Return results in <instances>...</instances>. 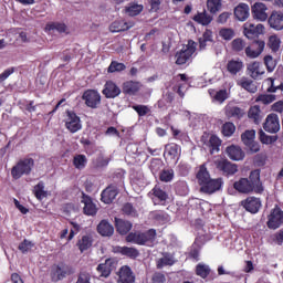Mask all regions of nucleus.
Instances as JSON below:
<instances>
[{
    "instance_id": "obj_13",
    "label": "nucleus",
    "mask_w": 283,
    "mask_h": 283,
    "mask_svg": "<svg viewBox=\"0 0 283 283\" xmlns=\"http://www.w3.org/2000/svg\"><path fill=\"white\" fill-rule=\"evenodd\" d=\"M82 98L85 101V105L92 109H96L101 105V93L98 91L88 90L84 92Z\"/></svg>"
},
{
    "instance_id": "obj_45",
    "label": "nucleus",
    "mask_w": 283,
    "mask_h": 283,
    "mask_svg": "<svg viewBox=\"0 0 283 283\" xmlns=\"http://www.w3.org/2000/svg\"><path fill=\"white\" fill-rule=\"evenodd\" d=\"M207 8L211 14H216L222 8V0H207Z\"/></svg>"
},
{
    "instance_id": "obj_10",
    "label": "nucleus",
    "mask_w": 283,
    "mask_h": 283,
    "mask_svg": "<svg viewBox=\"0 0 283 283\" xmlns=\"http://www.w3.org/2000/svg\"><path fill=\"white\" fill-rule=\"evenodd\" d=\"M263 129L268 132V134H277V132H280V117L277 114L271 113L266 116Z\"/></svg>"
},
{
    "instance_id": "obj_27",
    "label": "nucleus",
    "mask_w": 283,
    "mask_h": 283,
    "mask_svg": "<svg viewBox=\"0 0 283 283\" xmlns=\"http://www.w3.org/2000/svg\"><path fill=\"white\" fill-rule=\"evenodd\" d=\"M97 232L104 238H112L114 235V226L107 222V220H102L97 226Z\"/></svg>"
},
{
    "instance_id": "obj_54",
    "label": "nucleus",
    "mask_w": 283,
    "mask_h": 283,
    "mask_svg": "<svg viewBox=\"0 0 283 283\" xmlns=\"http://www.w3.org/2000/svg\"><path fill=\"white\" fill-rule=\"evenodd\" d=\"M161 182H171L174 180V169L163 170L159 175Z\"/></svg>"
},
{
    "instance_id": "obj_1",
    "label": "nucleus",
    "mask_w": 283,
    "mask_h": 283,
    "mask_svg": "<svg viewBox=\"0 0 283 283\" xmlns=\"http://www.w3.org/2000/svg\"><path fill=\"white\" fill-rule=\"evenodd\" d=\"M233 187L239 193H262L264 186H262L260 180V170H252L249 178H241L233 184Z\"/></svg>"
},
{
    "instance_id": "obj_30",
    "label": "nucleus",
    "mask_w": 283,
    "mask_h": 283,
    "mask_svg": "<svg viewBox=\"0 0 283 283\" xmlns=\"http://www.w3.org/2000/svg\"><path fill=\"white\" fill-rule=\"evenodd\" d=\"M143 84L140 82L127 81L123 84L124 94H129L130 96L140 92Z\"/></svg>"
},
{
    "instance_id": "obj_4",
    "label": "nucleus",
    "mask_w": 283,
    "mask_h": 283,
    "mask_svg": "<svg viewBox=\"0 0 283 283\" xmlns=\"http://www.w3.org/2000/svg\"><path fill=\"white\" fill-rule=\"evenodd\" d=\"M156 240V230L150 229L146 232H130L126 237V242H132L133 244H147V242H154Z\"/></svg>"
},
{
    "instance_id": "obj_41",
    "label": "nucleus",
    "mask_w": 283,
    "mask_h": 283,
    "mask_svg": "<svg viewBox=\"0 0 283 283\" xmlns=\"http://www.w3.org/2000/svg\"><path fill=\"white\" fill-rule=\"evenodd\" d=\"M33 193L38 200H43L48 196V191H45V184L40 181L33 188Z\"/></svg>"
},
{
    "instance_id": "obj_44",
    "label": "nucleus",
    "mask_w": 283,
    "mask_h": 283,
    "mask_svg": "<svg viewBox=\"0 0 283 283\" xmlns=\"http://www.w3.org/2000/svg\"><path fill=\"white\" fill-rule=\"evenodd\" d=\"M249 118H252L256 125L262 122V111L260 106H252L248 113Z\"/></svg>"
},
{
    "instance_id": "obj_14",
    "label": "nucleus",
    "mask_w": 283,
    "mask_h": 283,
    "mask_svg": "<svg viewBox=\"0 0 283 283\" xmlns=\"http://www.w3.org/2000/svg\"><path fill=\"white\" fill-rule=\"evenodd\" d=\"M252 46H247L245 48V56H248V59H258V56H260V54H262V52H264V48H266V43L264 42V40H256L253 42Z\"/></svg>"
},
{
    "instance_id": "obj_23",
    "label": "nucleus",
    "mask_w": 283,
    "mask_h": 283,
    "mask_svg": "<svg viewBox=\"0 0 283 283\" xmlns=\"http://www.w3.org/2000/svg\"><path fill=\"white\" fill-rule=\"evenodd\" d=\"M130 28H134V23L125 22V20H116L109 25V32L113 34L126 32V30H130Z\"/></svg>"
},
{
    "instance_id": "obj_28",
    "label": "nucleus",
    "mask_w": 283,
    "mask_h": 283,
    "mask_svg": "<svg viewBox=\"0 0 283 283\" xmlns=\"http://www.w3.org/2000/svg\"><path fill=\"white\" fill-rule=\"evenodd\" d=\"M226 151L231 160H244V151H242L240 146H229L227 147Z\"/></svg>"
},
{
    "instance_id": "obj_33",
    "label": "nucleus",
    "mask_w": 283,
    "mask_h": 283,
    "mask_svg": "<svg viewBox=\"0 0 283 283\" xmlns=\"http://www.w3.org/2000/svg\"><path fill=\"white\" fill-rule=\"evenodd\" d=\"M175 264L176 259L169 253H164V255L157 260V269H164V266H174Z\"/></svg>"
},
{
    "instance_id": "obj_9",
    "label": "nucleus",
    "mask_w": 283,
    "mask_h": 283,
    "mask_svg": "<svg viewBox=\"0 0 283 283\" xmlns=\"http://www.w3.org/2000/svg\"><path fill=\"white\" fill-rule=\"evenodd\" d=\"M243 34L247 39H255L256 36H260V34H264V24L245 22L243 24Z\"/></svg>"
},
{
    "instance_id": "obj_60",
    "label": "nucleus",
    "mask_w": 283,
    "mask_h": 283,
    "mask_svg": "<svg viewBox=\"0 0 283 283\" xmlns=\"http://www.w3.org/2000/svg\"><path fill=\"white\" fill-rule=\"evenodd\" d=\"M133 109L137 112L138 116H147V113L149 112V107L145 105H135L133 106Z\"/></svg>"
},
{
    "instance_id": "obj_46",
    "label": "nucleus",
    "mask_w": 283,
    "mask_h": 283,
    "mask_svg": "<svg viewBox=\"0 0 283 283\" xmlns=\"http://www.w3.org/2000/svg\"><path fill=\"white\" fill-rule=\"evenodd\" d=\"M268 45L272 52H279L280 51V45H282V40L277 35H271L269 38Z\"/></svg>"
},
{
    "instance_id": "obj_20",
    "label": "nucleus",
    "mask_w": 283,
    "mask_h": 283,
    "mask_svg": "<svg viewBox=\"0 0 283 283\" xmlns=\"http://www.w3.org/2000/svg\"><path fill=\"white\" fill-rule=\"evenodd\" d=\"M102 94H104L106 98H116V96H120V87H118V85H116V83L113 81H107L104 85Z\"/></svg>"
},
{
    "instance_id": "obj_61",
    "label": "nucleus",
    "mask_w": 283,
    "mask_h": 283,
    "mask_svg": "<svg viewBox=\"0 0 283 283\" xmlns=\"http://www.w3.org/2000/svg\"><path fill=\"white\" fill-rule=\"evenodd\" d=\"M91 280L92 276L90 275V273L82 272L80 273L76 283H92Z\"/></svg>"
},
{
    "instance_id": "obj_38",
    "label": "nucleus",
    "mask_w": 283,
    "mask_h": 283,
    "mask_svg": "<svg viewBox=\"0 0 283 283\" xmlns=\"http://www.w3.org/2000/svg\"><path fill=\"white\" fill-rule=\"evenodd\" d=\"M228 72H242L244 70V62L240 59L230 60L227 64Z\"/></svg>"
},
{
    "instance_id": "obj_34",
    "label": "nucleus",
    "mask_w": 283,
    "mask_h": 283,
    "mask_svg": "<svg viewBox=\"0 0 283 283\" xmlns=\"http://www.w3.org/2000/svg\"><path fill=\"white\" fill-rule=\"evenodd\" d=\"M209 179H211V175L209 174V170H207V166L205 164L199 166L197 171V180L199 186H201L203 182H207Z\"/></svg>"
},
{
    "instance_id": "obj_47",
    "label": "nucleus",
    "mask_w": 283,
    "mask_h": 283,
    "mask_svg": "<svg viewBox=\"0 0 283 283\" xmlns=\"http://www.w3.org/2000/svg\"><path fill=\"white\" fill-rule=\"evenodd\" d=\"M143 8H144L143 4L130 3L126 8V12L127 14H129V17H138V14L143 12Z\"/></svg>"
},
{
    "instance_id": "obj_6",
    "label": "nucleus",
    "mask_w": 283,
    "mask_h": 283,
    "mask_svg": "<svg viewBox=\"0 0 283 283\" xmlns=\"http://www.w3.org/2000/svg\"><path fill=\"white\" fill-rule=\"evenodd\" d=\"M224 185V181L222 178L217 179H209L206 182L200 185V191L201 193H208L211 196V193H216V191H220L222 189V186Z\"/></svg>"
},
{
    "instance_id": "obj_7",
    "label": "nucleus",
    "mask_w": 283,
    "mask_h": 283,
    "mask_svg": "<svg viewBox=\"0 0 283 283\" xmlns=\"http://www.w3.org/2000/svg\"><path fill=\"white\" fill-rule=\"evenodd\" d=\"M241 139L252 154H258V151H260V144L255 142V130H245L241 135Z\"/></svg>"
},
{
    "instance_id": "obj_32",
    "label": "nucleus",
    "mask_w": 283,
    "mask_h": 283,
    "mask_svg": "<svg viewBox=\"0 0 283 283\" xmlns=\"http://www.w3.org/2000/svg\"><path fill=\"white\" fill-rule=\"evenodd\" d=\"M115 227L120 235H127L132 231V222L115 218Z\"/></svg>"
},
{
    "instance_id": "obj_24",
    "label": "nucleus",
    "mask_w": 283,
    "mask_h": 283,
    "mask_svg": "<svg viewBox=\"0 0 283 283\" xmlns=\"http://www.w3.org/2000/svg\"><path fill=\"white\" fill-rule=\"evenodd\" d=\"M82 203L84 205L83 211L85 216H96L98 209L90 196L83 195Z\"/></svg>"
},
{
    "instance_id": "obj_37",
    "label": "nucleus",
    "mask_w": 283,
    "mask_h": 283,
    "mask_svg": "<svg viewBox=\"0 0 283 283\" xmlns=\"http://www.w3.org/2000/svg\"><path fill=\"white\" fill-rule=\"evenodd\" d=\"M209 94L211 98H213V101H216L217 103H224L226 99L229 98L227 90H209Z\"/></svg>"
},
{
    "instance_id": "obj_57",
    "label": "nucleus",
    "mask_w": 283,
    "mask_h": 283,
    "mask_svg": "<svg viewBox=\"0 0 283 283\" xmlns=\"http://www.w3.org/2000/svg\"><path fill=\"white\" fill-rule=\"evenodd\" d=\"M264 64H265V67H266L268 72H273V70H275L276 63L273 60V56L266 55L264 57Z\"/></svg>"
},
{
    "instance_id": "obj_55",
    "label": "nucleus",
    "mask_w": 283,
    "mask_h": 283,
    "mask_svg": "<svg viewBox=\"0 0 283 283\" xmlns=\"http://www.w3.org/2000/svg\"><path fill=\"white\" fill-rule=\"evenodd\" d=\"M34 247V244L32 243V241L24 239L18 247L19 251H21V253H28L30 251H32V248Z\"/></svg>"
},
{
    "instance_id": "obj_26",
    "label": "nucleus",
    "mask_w": 283,
    "mask_h": 283,
    "mask_svg": "<svg viewBox=\"0 0 283 283\" xmlns=\"http://www.w3.org/2000/svg\"><path fill=\"white\" fill-rule=\"evenodd\" d=\"M250 15L249 4L247 3H239L234 8V17L238 21H247Z\"/></svg>"
},
{
    "instance_id": "obj_5",
    "label": "nucleus",
    "mask_w": 283,
    "mask_h": 283,
    "mask_svg": "<svg viewBox=\"0 0 283 283\" xmlns=\"http://www.w3.org/2000/svg\"><path fill=\"white\" fill-rule=\"evenodd\" d=\"M72 274H74V269L65 263H59L51 269L52 282H61V280H65L67 275Z\"/></svg>"
},
{
    "instance_id": "obj_53",
    "label": "nucleus",
    "mask_w": 283,
    "mask_h": 283,
    "mask_svg": "<svg viewBox=\"0 0 283 283\" xmlns=\"http://www.w3.org/2000/svg\"><path fill=\"white\" fill-rule=\"evenodd\" d=\"M46 30H49V32H52V30H56V32L63 33L65 32V30H67V27L65 25V23L53 22L46 25Z\"/></svg>"
},
{
    "instance_id": "obj_49",
    "label": "nucleus",
    "mask_w": 283,
    "mask_h": 283,
    "mask_svg": "<svg viewBox=\"0 0 283 283\" xmlns=\"http://www.w3.org/2000/svg\"><path fill=\"white\" fill-rule=\"evenodd\" d=\"M221 132L227 138H231L232 134H235V124L228 122L222 125Z\"/></svg>"
},
{
    "instance_id": "obj_59",
    "label": "nucleus",
    "mask_w": 283,
    "mask_h": 283,
    "mask_svg": "<svg viewBox=\"0 0 283 283\" xmlns=\"http://www.w3.org/2000/svg\"><path fill=\"white\" fill-rule=\"evenodd\" d=\"M160 167H163V161L160 159H153L150 163V171L153 174H158L160 171Z\"/></svg>"
},
{
    "instance_id": "obj_29",
    "label": "nucleus",
    "mask_w": 283,
    "mask_h": 283,
    "mask_svg": "<svg viewBox=\"0 0 283 283\" xmlns=\"http://www.w3.org/2000/svg\"><path fill=\"white\" fill-rule=\"evenodd\" d=\"M192 20L195 23H198L199 25H210L211 21H213V17L209 14L206 10L202 12H198L193 15Z\"/></svg>"
},
{
    "instance_id": "obj_3",
    "label": "nucleus",
    "mask_w": 283,
    "mask_h": 283,
    "mask_svg": "<svg viewBox=\"0 0 283 283\" xmlns=\"http://www.w3.org/2000/svg\"><path fill=\"white\" fill-rule=\"evenodd\" d=\"M34 168V159L25 158L20 160L11 170V176L14 180H19L22 176H30Z\"/></svg>"
},
{
    "instance_id": "obj_25",
    "label": "nucleus",
    "mask_w": 283,
    "mask_h": 283,
    "mask_svg": "<svg viewBox=\"0 0 283 283\" xmlns=\"http://www.w3.org/2000/svg\"><path fill=\"white\" fill-rule=\"evenodd\" d=\"M114 253H120V255H126V258H130L132 260H136L140 255V252L136 248L129 247H115L113 248Z\"/></svg>"
},
{
    "instance_id": "obj_42",
    "label": "nucleus",
    "mask_w": 283,
    "mask_h": 283,
    "mask_svg": "<svg viewBox=\"0 0 283 283\" xmlns=\"http://www.w3.org/2000/svg\"><path fill=\"white\" fill-rule=\"evenodd\" d=\"M219 36L223 41H232V39H235V30L231 28H221L219 30Z\"/></svg>"
},
{
    "instance_id": "obj_22",
    "label": "nucleus",
    "mask_w": 283,
    "mask_h": 283,
    "mask_svg": "<svg viewBox=\"0 0 283 283\" xmlns=\"http://www.w3.org/2000/svg\"><path fill=\"white\" fill-rule=\"evenodd\" d=\"M116 263L112 259H107L105 263H101L97 265V272L101 274V277H109L112 275V271H114Z\"/></svg>"
},
{
    "instance_id": "obj_11",
    "label": "nucleus",
    "mask_w": 283,
    "mask_h": 283,
    "mask_svg": "<svg viewBox=\"0 0 283 283\" xmlns=\"http://www.w3.org/2000/svg\"><path fill=\"white\" fill-rule=\"evenodd\" d=\"M283 224V211L280 207L275 206V208L271 211L268 218V227L269 229H280Z\"/></svg>"
},
{
    "instance_id": "obj_8",
    "label": "nucleus",
    "mask_w": 283,
    "mask_h": 283,
    "mask_svg": "<svg viewBox=\"0 0 283 283\" xmlns=\"http://www.w3.org/2000/svg\"><path fill=\"white\" fill-rule=\"evenodd\" d=\"M65 127L69 129V132H71V134H76V132H80V129L83 128V125L81 124V117H78L76 113L67 111Z\"/></svg>"
},
{
    "instance_id": "obj_35",
    "label": "nucleus",
    "mask_w": 283,
    "mask_h": 283,
    "mask_svg": "<svg viewBox=\"0 0 283 283\" xmlns=\"http://www.w3.org/2000/svg\"><path fill=\"white\" fill-rule=\"evenodd\" d=\"M226 116L228 118H242V116H244V112L238 106L229 105L226 107Z\"/></svg>"
},
{
    "instance_id": "obj_17",
    "label": "nucleus",
    "mask_w": 283,
    "mask_h": 283,
    "mask_svg": "<svg viewBox=\"0 0 283 283\" xmlns=\"http://www.w3.org/2000/svg\"><path fill=\"white\" fill-rule=\"evenodd\" d=\"M102 202L105 205H112L114 200H116V196H118V186L111 185L106 189L102 191Z\"/></svg>"
},
{
    "instance_id": "obj_43",
    "label": "nucleus",
    "mask_w": 283,
    "mask_h": 283,
    "mask_svg": "<svg viewBox=\"0 0 283 283\" xmlns=\"http://www.w3.org/2000/svg\"><path fill=\"white\" fill-rule=\"evenodd\" d=\"M73 166L78 170L85 169V167H87V156L75 155L73 158Z\"/></svg>"
},
{
    "instance_id": "obj_63",
    "label": "nucleus",
    "mask_w": 283,
    "mask_h": 283,
    "mask_svg": "<svg viewBox=\"0 0 283 283\" xmlns=\"http://www.w3.org/2000/svg\"><path fill=\"white\" fill-rule=\"evenodd\" d=\"M268 81H270L271 83V86L268 88V92H277V90H281V92H283L282 83L275 86V80L273 77L268 78Z\"/></svg>"
},
{
    "instance_id": "obj_50",
    "label": "nucleus",
    "mask_w": 283,
    "mask_h": 283,
    "mask_svg": "<svg viewBox=\"0 0 283 283\" xmlns=\"http://www.w3.org/2000/svg\"><path fill=\"white\" fill-rule=\"evenodd\" d=\"M260 140L263 145H273V143L277 142V136L266 135L264 130L259 132Z\"/></svg>"
},
{
    "instance_id": "obj_21",
    "label": "nucleus",
    "mask_w": 283,
    "mask_h": 283,
    "mask_svg": "<svg viewBox=\"0 0 283 283\" xmlns=\"http://www.w3.org/2000/svg\"><path fill=\"white\" fill-rule=\"evenodd\" d=\"M268 23L272 30H283V13L280 11H273L268 20Z\"/></svg>"
},
{
    "instance_id": "obj_2",
    "label": "nucleus",
    "mask_w": 283,
    "mask_h": 283,
    "mask_svg": "<svg viewBox=\"0 0 283 283\" xmlns=\"http://www.w3.org/2000/svg\"><path fill=\"white\" fill-rule=\"evenodd\" d=\"M197 49L198 43H196L193 40H189L188 43L176 53V64L185 65L187 63H191V61H193V56H196Z\"/></svg>"
},
{
    "instance_id": "obj_18",
    "label": "nucleus",
    "mask_w": 283,
    "mask_h": 283,
    "mask_svg": "<svg viewBox=\"0 0 283 283\" xmlns=\"http://www.w3.org/2000/svg\"><path fill=\"white\" fill-rule=\"evenodd\" d=\"M180 154H181V148L178 146V144H167L165 146V156L169 159L172 160L174 163H178L180 160Z\"/></svg>"
},
{
    "instance_id": "obj_19",
    "label": "nucleus",
    "mask_w": 283,
    "mask_h": 283,
    "mask_svg": "<svg viewBox=\"0 0 283 283\" xmlns=\"http://www.w3.org/2000/svg\"><path fill=\"white\" fill-rule=\"evenodd\" d=\"M252 15L256 21H266V19H269V14H266V4L255 2L252 6Z\"/></svg>"
},
{
    "instance_id": "obj_40",
    "label": "nucleus",
    "mask_w": 283,
    "mask_h": 283,
    "mask_svg": "<svg viewBox=\"0 0 283 283\" xmlns=\"http://www.w3.org/2000/svg\"><path fill=\"white\" fill-rule=\"evenodd\" d=\"M220 145H222V140H220L219 137L216 135H211L207 143V147L210 148V154H213L214 151H220Z\"/></svg>"
},
{
    "instance_id": "obj_36",
    "label": "nucleus",
    "mask_w": 283,
    "mask_h": 283,
    "mask_svg": "<svg viewBox=\"0 0 283 283\" xmlns=\"http://www.w3.org/2000/svg\"><path fill=\"white\" fill-rule=\"evenodd\" d=\"M238 85L250 92L251 94H255L258 92V86L253 84V81L249 80L248 77H242L238 81Z\"/></svg>"
},
{
    "instance_id": "obj_58",
    "label": "nucleus",
    "mask_w": 283,
    "mask_h": 283,
    "mask_svg": "<svg viewBox=\"0 0 283 283\" xmlns=\"http://www.w3.org/2000/svg\"><path fill=\"white\" fill-rule=\"evenodd\" d=\"M256 101L263 103V105H270V103L275 101V95H259Z\"/></svg>"
},
{
    "instance_id": "obj_64",
    "label": "nucleus",
    "mask_w": 283,
    "mask_h": 283,
    "mask_svg": "<svg viewBox=\"0 0 283 283\" xmlns=\"http://www.w3.org/2000/svg\"><path fill=\"white\" fill-rule=\"evenodd\" d=\"M165 282H167V279L165 277V274L155 273L153 275V283H165Z\"/></svg>"
},
{
    "instance_id": "obj_16",
    "label": "nucleus",
    "mask_w": 283,
    "mask_h": 283,
    "mask_svg": "<svg viewBox=\"0 0 283 283\" xmlns=\"http://www.w3.org/2000/svg\"><path fill=\"white\" fill-rule=\"evenodd\" d=\"M118 279L117 283H134L136 282V276L134 275V272L132 271V268L129 265H123L118 271Z\"/></svg>"
},
{
    "instance_id": "obj_31",
    "label": "nucleus",
    "mask_w": 283,
    "mask_h": 283,
    "mask_svg": "<svg viewBox=\"0 0 283 283\" xmlns=\"http://www.w3.org/2000/svg\"><path fill=\"white\" fill-rule=\"evenodd\" d=\"M153 196L156 198L159 202H167L169 199V193H167V190H165V187L160 185H156L153 190Z\"/></svg>"
},
{
    "instance_id": "obj_51",
    "label": "nucleus",
    "mask_w": 283,
    "mask_h": 283,
    "mask_svg": "<svg viewBox=\"0 0 283 283\" xmlns=\"http://www.w3.org/2000/svg\"><path fill=\"white\" fill-rule=\"evenodd\" d=\"M196 273L197 275H199V277L205 279L209 276V274L211 273V269L207 264L199 263L196 268Z\"/></svg>"
},
{
    "instance_id": "obj_39",
    "label": "nucleus",
    "mask_w": 283,
    "mask_h": 283,
    "mask_svg": "<svg viewBox=\"0 0 283 283\" xmlns=\"http://www.w3.org/2000/svg\"><path fill=\"white\" fill-rule=\"evenodd\" d=\"M93 242H94V240L92 239V235H90V234L83 235L77 241V247H78L81 253H83V251H87V249H90L92 247Z\"/></svg>"
},
{
    "instance_id": "obj_52",
    "label": "nucleus",
    "mask_w": 283,
    "mask_h": 283,
    "mask_svg": "<svg viewBox=\"0 0 283 283\" xmlns=\"http://www.w3.org/2000/svg\"><path fill=\"white\" fill-rule=\"evenodd\" d=\"M127 70V66H125L124 63H120L118 61H112L107 72H125Z\"/></svg>"
},
{
    "instance_id": "obj_48",
    "label": "nucleus",
    "mask_w": 283,
    "mask_h": 283,
    "mask_svg": "<svg viewBox=\"0 0 283 283\" xmlns=\"http://www.w3.org/2000/svg\"><path fill=\"white\" fill-rule=\"evenodd\" d=\"M231 48L232 52H242L247 48V42L241 38H237L231 42Z\"/></svg>"
},
{
    "instance_id": "obj_56",
    "label": "nucleus",
    "mask_w": 283,
    "mask_h": 283,
    "mask_svg": "<svg viewBox=\"0 0 283 283\" xmlns=\"http://www.w3.org/2000/svg\"><path fill=\"white\" fill-rule=\"evenodd\" d=\"M123 213H125L126 216H132L133 218H136V216H138V212L134 209V206L132 203L124 205Z\"/></svg>"
},
{
    "instance_id": "obj_62",
    "label": "nucleus",
    "mask_w": 283,
    "mask_h": 283,
    "mask_svg": "<svg viewBox=\"0 0 283 283\" xmlns=\"http://www.w3.org/2000/svg\"><path fill=\"white\" fill-rule=\"evenodd\" d=\"M272 240L275 244H277L279 247H282V244H283V230H280L279 232L273 234Z\"/></svg>"
},
{
    "instance_id": "obj_12",
    "label": "nucleus",
    "mask_w": 283,
    "mask_h": 283,
    "mask_svg": "<svg viewBox=\"0 0 283 283\" xmlns=\"http://www.w3.org/2000/svg\"><path fill=\"white\" fill-rule=\"evenodd\" d=\"M216 167L219 171H222L223 176H235V174H238V165L229 161L228 159L217 160Z\"/></svg>"
},
{
    "instance_id": "obj_15",
    "label": "nucleus",
    "mask_w": 283,
    "mask_h": 283,
    "mask_svg": "<svg viewBox=\"0 0 283 283\" xmlns=\"http://www.w3.org/2000/svg\"><path fill=\"white\" fill-rule=\"evenodd\" d=\"M243 209L249 211L250 213H258L262 208V201L256 197H248L245 200L241 202Z\"/></svg>"
}]
</instances>
